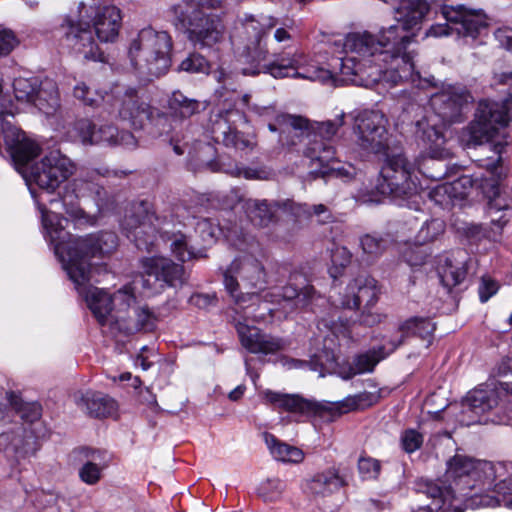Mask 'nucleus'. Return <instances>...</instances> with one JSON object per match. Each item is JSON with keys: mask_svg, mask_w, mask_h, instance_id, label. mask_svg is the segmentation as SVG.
Segmentation results:
<instances>
[{"mask_svg": "<svg viewBox=\"0 0 512 512\" xmlns=\"http://www.w3.org/2000/svg\"><path fill=\"white\" fill-rule=\"evenodd\" d=\"M42 214V224L53 245L55 255L61 261L76 290L85 298L99 324L105 325L113 308L124 311L136 302L133 288L125 285L113 295L103 289L90 285L94 279L90 258L112 253L118 245V237L114 232L102 231L83 237H74L65 230L62 221L67 219L55 212L38 205Z\"/></svg>", "mask_w": 512, "mask_h": 512, "instance_id": "1", "label": "nucleus"}, {"mask_svg": "<svg viewBox=\"0 0 512 512\" xmlns=\"http://www.w3.org/2000/svg\"><path fill=\"white\" fill-rule=\"evenodd\" d=\"M246 36V43L237 48V60L243 65L241 73L256 76L261 73L273 78H301L310 81H327L331 74L324 68L312 65L307 56L299 51L273 52L271 60L267 46L268 35L273 31V40L287 48L294 41L297 26L293 19L280 20L273 16H262L256 19L253 15H245L241 20Z\"/></svg>", "mask_w": 512, "mask_h": 512, "instance_id": "2", "label": "nucleus"}, {"mask_svg": "<svg viewBox=\"0 0 512 512\" xmlns=\"http://www.w3.org/2000/svg\"><path fill=\"white\" fill-rule=\"evenodd\" d=\"M504 466L489 461L476 460L466 455L455 454L446 463L445 481L443 487L433 481L425 480L418 484V491L432 499L427 506L430 512H463L461 504L485 506L481 500L486 495L480 492L495 488V481Z\"/></svg>", "mask_w": 512, "mask_h": 512, "instance_id": "3", "label": "nucleus"}, {"mask_svg": "<svg viewBox=\"0 0 512 512\" xmlns=\"http://www.w3.org/2000/svg\"><path fill=\"white\" fill-rule=\"evenodd\" d=\"M395 21V24L382 28L378 35L364 31L346 36V46L351 51L370 55L376 62L385 65L386 78L394 85L413 76L414 64L405 50L422 24L407 27L396 17Z\"/></svg>", "mask_w": 512, "mask_h": 512, "instance_id": "4", "label": "nucleus"}, {"mask_svg": "<svg viewBox=\"0 0 512 512\" xmlns=\"http://www.w3.org/2000/svg\"><path fill=\"white\" fill-rule=\"evenodd\" d=\"M462 413L478 417L472 422L512 426V382L491 380L468 393Z\"/></svg>", "mask_w": 512, "mask_h": 512, "instance_id": "5", "label": "nucleus"}, {"mask_svg": "<svg viewBox=\"0 0 512 512\" xmlns=\"http://www.w3.org/2000/svg\"><path fill=\"white\" fill-rule=\"evenodd\" d=\"M172 39L165 31L142 29L129 46L131 65L143 77H160L170 68Z\"/></svg>", "mask_w": 512, "mask_h": 512, "instance_id": "6", "label": "nucleus"}, {"mask_svg": "<svg viewBox=\"0 0 512 512\" xmlns=\"http://www.w3.org/2000/svg\"><path fill=\"white\" fill-rule=\"evenodd\" d=\"M223 284L236 304L255 303L266 289L268 274L262 261L252 254H244L223 271Z\"/></svg>", "mask_w": 512, "mask_h": 512, "instance_id": "7", "label": "nucleus"}, {"mask_svg": "<svg viewBox=\"0 0 512 512\" xmlns=\"http://www.w3.org/2000/svg\"><path fill=\"white\" fill-rule=\"evenodd\" d=\"M343 50L345 55L332 60V70L325 69L330 72L331 77L327 81L321 83L336 82L337 75L340 81L352 83L359 86H370L381 81L388 82L385 75V65L376 62L370 55H362L355 51H351L346 46V37L343 41Z\"/></svg>", "mask_w": 512, "mask_h": 512, "instance_id": "8", "label": "nucleus"}, {"mask_svg": "<svg viewBox=\"0 0 512 512\" xmlns=\"http://www.w3.org/2000/svg\"><path fill=\"white\" fill-rule=\"evenodd\" d=\"M179 23L185 27L188 40L200 49L213 48L224 40L225 25L220 16L206 14L193 6L185 8L181 4L173 7Z\"/></svg>", "mask_w": 512, "mask_h": 512, "instance_id": "9", "label": "nucleus"}, {"mask_svg": "<svg viewBox=\"0 0 512 512\" xmlns=\"http://www.w3.org/2000/svg\"><path fill=\"white\" fill-rule=\"evenodd\" d=\"M512 117V94L502 102L481 100L475 117L465 132L467 144L476 146L490 142L499 128L506 127Z\"/></svg>", "mask_w": 512, "mask_h": 512, "instance_id": "10", "label": "nucleus"}, {"mask_svg": "<svg viewBox=\"0 0 512 512\" xmlns=\"http://www.w3.org/2000/svg\"><path fill=\"white\" fill-rule=\"evenodd\" d=\"M345 114L341 113L334 120H327L324 122H309V130L300 133V138L306 136L308 142L304 149V155L316 163L320 168H327L322 173L326 174L329 171H337L340 169L333 167L337 162L336 151L334 146L330 143L331 139L336 135L338 129L344 124Z\"/></svg>", "mask_w": 512, "mask_h": 512, "instance_id": "11", "label": "nucleus"}, {"mask_svg": "<svg viewBox=\"0 0 512 512\" xmlns=\"http://www.w3.org/2000/svg\"><path fill=\"white\" fill-rule=\"evenodd\" d=\"M415 164L403 153L387 154L376 189L384 196L401 198L417 192Z\"/></svg>", "mask_w": 512, "mask_h": 512, "instance_id": "12", "label": "nucleus"}, {"mask_svg": "<svg viewBox=\"0 0 512 512\" xmlns=\"http://www.w3.org/2000/svg\"><path fill=\"white\" fill-rule=\"evenodd\" d=\"M168 222L166 216H158L150 202L141 200L131 204L122 220V228L127 237L133 238L138 248H146L153 244L157 233Z\"/></svg>", "mask_w": 512, "mask_h": 512, "instance_id": "13", "label": "nucleus"}, {"mask_svg": "<svg viewBox=\"0 0 512 512\" xmlns=\"http://www.w3.org/2000/svg\"><path fill=\"white\" fill-rule=\"evenodd\" d=\"M78 19L66 16L60 25L64 45L85 60L104 62V54L95 42L83 10L79 8Z\"/></svg>", "mask_w": 512, "mask_h": 512, "instance_id": "14", "label": "nucleus"}, {"mask_svg": "<svg viewBox=\"0 0 512 512\" xmlns=\"http://www.w3.org/2000/svg\"><path fill=\"white\" fill-rule=\"evenodd\" d=\"M76 170L75 164L60 151H51L40 162L31 165L27 181L34 182L41 189L54 191Z\"/></svg>", "mask_w": 512, "mask_h": 512, "instance_id": "15", "label": "nucleus"}, {"mask_svg": "<svg viewBox=\"0 0 512 512\" xmlns=\"http://www.w3.org/2000/svg\"><path fill=\"white\" fill-rule=\"evenodd\" d=\"M359 145L372 153H384L388 148V120L379 110L365 109L354 117Z\"/></svg>", "mask_w": 512, "mask_h": 512, "instance_id": "16", "label": "nucleus"}, {"mask_svg": "<svg viewBox=\"0 0 512 512\" xmlns=\"http://www.w3.org/2000/svg\"><path fill=\"white\" fill-rule=\"evenodd\" d=\"M79 8L83 10L86 20H89L101 42H113L121 26L120 10L103 0H91L89 4L81 2Z\"/></svg>", "mask_w": 512, "mask_h": 512, "instance_id": "17", "label": "nucleus"}, {"mask_svg": "<svg viewBox=\"0 0 512 512\" xmlns=\"http://www.w3.org/2000/svg\"><path fill=\"white\" fill-rule=\"evenodd\" d=\"M118 116L135 129L144 128L148 123L165 122L166 117L157 108L152 107L138 96V92L129 88L116 100Z\"/></svg>", "mask_w": 512, "mask_h": 512, "instance_id": "18", "label": "nucleus"}, {"mask_svg": "<svg viewBox=\"0 0 512 512\" xmlns=\"http://www.w3.org/2000/svg\"><path fill=\"white\" fill-rule=\"evenodd\" d=\"M469 91L462 86L446 85L431 96L433 113L449 123L461 121L464 108L472 102Z\"/></svg>", "mask_w": 512, "mask_h": 512, "instance_id": "19", "label": "nucleus"}, {"mask_svg": "<svg viewBox=\"0 0 512 512\" xmlns=\"http://www.w3.org/2000/svg\"><path fill=\"white\" fill-rule=\"evenodd\" d=\"M264 404L272 406L291 413L297 417L309 418L312 416H321L328 407L325 404L306 399L299 394H289L270 389H265L259 393Z\"/></svg>", "mask_w": 512, "mask_h": 512, "instance_id": "20", "label": "nucleus"}, {"mask_svg": "<svg viewBox=\"0 0 512 512\" xmlns=\"http://www.w3.org/2000/svg\"><path fill=\"white\" fill-rule=\"evenodd\" d=\"M242 118L243 114L237 109L220 110L212 119L211 125V132L215 141L237 150L253 149L254 143L232 126L236 119Z\"/></svg>", "mask_w": 512, "mask_h": 512, "instance_id": "21", "label": "nucleus"}, {"mask_svg": "<svg viewBox=\"0 0 512 512\" xmlns=\"http://www.w3.org/2000/svg\"><path fill=\"white\" fill-rule=\"evenodd\" d=\"M440 12L445 21L453 26V30L463 37L476 39L487 30L486 17L480 10H469L462 5H444Z\"/></svg>", "mask_w": 512, "mask_h": 512, "instance_id": "22", "label": "nucleus"}, {"mask_svg": "<svg viewBox=\"0 0 512 512\" xmlns=\"http://www.w3.org/2000/svg\"><path fill=\"white\" fill-rule=\"evenodd\" d=\"M377 281L368 275H359L345 288L343 295L333 301L335 306L347 309H358L362 304L369 308L378 300Z\"/></svg>", "mask_w": 512, "mask_h": 512, "instance_id": "23", "label": "nucleus"}, {"mask_svg": "<svg viewBox=\"0 0 512 512\" xmlns=\"http://www.w3.org/2000/svg\"><path fill=\"white\" fill-rule=\"evenodd\" d=\"M4 140L16 169L27 180L31 167L28 164L39 155L40 146L16 128H9L5 132Z\"/></svg>", "mask_w": 512, "mask_h": 512, "instance_id": "24", "label": "nucleus"}, {"mask_svg": "<svg viewBox=\"0 0 512 512\" xmlns=\"http://www.w3.org/2000/svg\"><path fill=\"white\" fill-rule=\"evenodd\" d=\"M36 450V436L30 426L16 425L0 434V451L17 460L33 455Z\"/></svg>", "mask_w": 512, "mask_h": 512, "instance_id": "25", "label": "nucleus"}, {"mask_svg": "<svg viewBox=\"0 0 512 512\" xmlns=\"http://www.w3.org/2000/svg\"><path fill=\"white\" fill-rule=\"evenodd\" d=\"M236 330L242 346L253 354H274L286 345L282 338L263 333L255 326L238 322Z\"/></svg>", "mask_w": 512, "mask_h": 512, "instance_id": "26", "label": "nucleus"}, {"mask_svg": "<svg viewBox=\"0 0 512 512\" xmlns=\"http://www.w3.org/2000/svg\"><path fill=\"white\" fill-rule=\"evenodd\" d=\"M141 268L145 275L153 276L156 281L167 287H178L185 282L183 265L175 263L163 256L147 257L141 260Z\"/></svg>", "mask_w": 512, "mask_h": 512, "instance_id": "27", "label": "nucleus"}, {"mask_svg": "<svg viewBox=\"0 0 512 512\" xmlns=\"http://www.w3.org/2000/svg\"><path fill=\"white\" fill-rule=\"evenodd\" d=\"M449 122L431 113L416 122V134L425 142L433 158H444L449 152L444 149L446 142L443 130Z\"/></svg>", "mask_w": 512, "mask_h": 512, "instance_id": "28", "label": "nucleus"}, {"mask_svg": "<svg viewBox=\"0 0 512 512\" xmlns=\"http://www.w3.org/2000/svg\"><path fill=\"white\" fill-rule=\"evenodd\" d=\"M268 129L279 133V143L284 146H295L300 142V133L309 130V120L296 115L281 114L275 123H269Z\"/></svg>", "mask_w": 512, "mask_h": 512, "instance_id": "29", "label": "nucleus"}, {"mask_svg": "<svg viewBox=\"0 0 512 512\" xmlns=\"http://www.w3.org/2000/svg\"><path fill=\"white\" fill-rule=\"evenodd\" d=\"M157 317L147 306L133 308L128 318L117 316L113 325L126 335L139 331L149 332L155 329Z\"/></svg>", "mask_w": 512, "mask_h": 512, "instance_id": "30", "label": "nucleus"}, {"mask_svg": "<svg viewBox=\"0 0 512 512\" xmlns=\"http://www.w3.org/2000/svg\"><path fill=\"white\" fill-rule=\"evenodd\" d=\"M345 480L340 476L338 469L329 468L316 473L306 481L305 490L316 497H327L338 491L345 485Z\"/></svg>", "mask_w": 512, "mask_h": 512, "instance_id": "31", "label": "nucleus"}, {"mask_svg": "<svg viewBox=\"0 0 512 512\" xmlns=\"http://www.w3.org/2000/svg\"><path fill=\"white\" fill-rule=\"evenodd\" d=\"M76 403L81 409L96 418H102L112 415L117 405L114 399L100 392L86 391L76 397Z\"/></svg>", "mask_w": 512, "mask_h": 512, "instance_id": "32", "label": "nucleus"}, {"mask_svg": "<svg viewBox=\"0 0 512 512\" xmlns=\"http://www.w3.org/2000/svg\"><path fill=\"white\" fill-rule=\"evenodd\" d=\"M316 291L313 286L306 285L301 290L289 284L278 293H266L264 299L268 302L281 304L282 301L291 303L292 307L302 308L309 305L315 298Z\"/></svg>", "mask_w": 512, "mask_h": 512, "instance_id": "33", "label": "nucleus"}, {"mask_svg": "<svg viewBox=\"0 0 512 512\" xmlns=\"http://www.w3.org/2000/svg\"><path fill=\"white\" fill-rule=\"evenodd\" d=\"M400 335L390 340L389 352L398 348L408 336H417L423 340L430 339L435 331V324L428 318L413 317L399 327Z\"/></svg>", "mask_w": 512, "mask_h": 512, "instance_id": "34", "label": "nucleus"}, {"mask_svg": "<svg viewBox=\"0 0 512 512\" xmlns=\"http://www.w3.org/2000/svg\"><path fill=\"white\" fill-rule=\"evenodd\" d=\"M484 177L482 175H462L451 183H444L437 186L433 192L432 197L436 198L441 195H448L450 198H465L470 190L474 187L482 188ZM438 201L437 199H435Z\"/></svg>", "mask_w": 512, "mask_h": 512, "instance_id": "35", "label": "nucleus"}, {"mask_svg": "<svg viewBox=\"0 0 512 512\" xmlns=\"http://www.w3.org/2000/svg\"><path fill=\"white\" fill-rule=\"evenodd\" d=\"M389 347L390 341L379 347L377 350L372 349L355 356L352 363L349 365L348 372L343 376V378L350 379L358 374L372 372L378 362L391 353L389 352Z\"/></svg>", "mask_w": 512, "mask_h": 512, "instance_id": "36", "label": "nucleus"}, {"mask_svg": "<svg viewBox=\"0 0 512 512\" xmlns=\"http://www.w3.org/2000/svg\"><path fill=\"white\" fill-rule=\"evenodd\" d=\"M396 18L407 27L422 23L430 10L426 0H395Z\"/></svg>", "mask_w": 512, "mask_h": 512, "instance_id": "37", "label": "nucleus"}, {"mask_svg": "<svg viewBox=\"0 0 512 512\" xmlns=\"http://www.w3.org/2000/svg\"><path fill=\"white\" fill-rule=\"evenodd\" d=\"M34 106L47 116L53 115L60 107L58 86L53 79L48 77L40 80Z\"/></svg>", "mask_w": 512, "mask_h": 512, "instance_id": "38", "label": "nucleus"}, {"mask_svg": "<svg viewBox=\"0 0 512 512\" xmlns=\"http://www.w3.org/2000/svg\"><path fill=\"white\" fill-rule=\"evenodd\" d=\"M492 230L500 234L503 227L512 219V200L496 194L488 203L487 210Z\"/></svg>", "mask_w": 512, "mask_h": 512, "instance_id": "39", "label": "nucleus"}, {"mask_svg": "<svg viewBox=\"0 0 512 512\" xmlns=\"http://www.w3.org/2000/svg\"><path fill=\"white\" fill-rule=\"evenodd\" d=\"M263 436L271 455L277 461L295 464L303 461L304 453L301 449L279 441L273 434L266 432Z\"/></svg>", "mask_w": 512, "mask_h": 512, "instance_id": "40", "label": "nucleus"}, {"mask_svg": "<svg viewBox=\"0 0 512 512\" xmlns=\"http://www.w3.org/2000/svg\"><path fill=\"white\" fill-rule=\"evenodd\" d=\"M96 137L99 138V144L122 146L129 150H133L137 147V140L131 132L118 131L113 125L100 126L97 129Z\"/></svg>", "mask_w": 512, "mask_h": 512, "instance_id": "41", "label": "nucleus"}, {"mask_svg": "<svg viewBox=\"0 0 512 512\" xmlns=\"http://www.w3.org/2000/svg\"><path fill=\"white\" fill-rule=\"evenodd\" d=\"M168 107L174 118L186 119L200 111V103L188 98L180 91H174L169 98Z\"/></svg>", "mask_w": 512, "mask_h": 512, "instance_id": "42", "label": "nucleus"}, {"mask_svg": "<svg viewBox=\"0 0 512 512\" xmlns=\"http://www.w3.org/2000/svg\"><path fill=\"white\" fill-rule=\"evenodd\" d=\"M82 452L87 461L79 469V478L88 485H95L100 481L103 469L94 462L100 457V452L90 448H83Z\"/></svg>", "mask_w": 512, "mask_h": 512, "instance_id": "43", "label": "nucleus"}, {"mask_svg": "<svg viewBox=\"0 0 512 512\" xmlns=\"http://www.w3.org/2000/svg\"><path fill=\"white\" fill-rule=\"evenodd\" d=\"M287 484L280 478H267L263 480L258 488L257 495L265 503H276L283 499Z\"/></svg>", "mask_w": 512, "mask_h": 512, "instance_id": "44", "label": "nucleus"}, {"mask_svg": "<svg viewBox=\"0 0 512 512\" xmlns=\"http://www.w3.org/2000/svg\"><path fill=\"white\" fill-rule=\"evenodd\" d=\"M495 494L496 496H485L481 500V504L490 507L505 506L512 508V478L503 479L495 483Z\"/></svg>", "mask_w": 512, "mask_h": 512, "instance_id": "45", "label": "nucleus"}, {"mask_svg": "<svg viewBox=\"0 0 512 512\" xmlns=\"http://www.w3.org/2000/svg\"><path fill=\"white\" fill-rule=\"evenodd\" d=\"M170 248L173 255L181 262L203 257L202 251H196L189 244L187 236L182 233L172 235Z\"/></svg>", "mask_w": 512, "mask_h": 512, "instance_id": "46", "label": "nucleus"}, {"mask_svg": "<svg viewBox=\"0 0 512 512\" xmlns=\"http://www.w3.org/2000/svg\"><path fill=\"white\" fill-rule=\"evenodd\" d=\"M378 395L372 392H360L358 394L348 396L337 403V410L340 413H347L352 410L365 409L372 406L378 401Z\"/></svg>", "mask_w": 512, "mask_h": 512, "instance_id": "47", "label": "nucleus"}, {"mask_svg": "<svg viewBox=\"0 0 512 512\" xmlns=\"http://www.w3.org/2000/svg\"><path fill=\"white\" fill-rule=\"evenodd\" d=\"M40 78H16L13 82L15 98L18 101L30 103L34 106L35 96L40 85Z\"/></svg>", "mask_w": 512, "mask_h": 512, "instance_id": "48", "label": "nucleus"}, {"mask_svg": "<svg viewBox=\"0 0 512 512\" xmlns=\"http://www.w3.org/2000/svg\"><path fill=\"white\" fill-rule=\"evenodd\" d=\"M250 221L259 227L267 226L273 218V211L267 201L250 200L246 204Z\"/></svg>", "mask_w": 512, "mask_h": 512, "instance_id": "49", "label": "nucleus"}, {"mask_svg": "<svg viewBox=\"0 0 512 512\" xmlns=\"http://www.w3.org/2000/svg\"><path fill=\"white\" fill-rule=\"evenodd\" d=\"M466 274L467 271L463 263L453 264L450 259L446 260L445 266L439 271L441 283L449 291L462 283Z\"/></svg>", "mask_w": 512, "mask_h": 512, "instance_id": "50", "label": "nucleus"}, {"mask_svg": "<svg viewBox=\"0 0 512 512\" xmlns=\"http://www.w3.org/2000/svg\"><path fill=\"white\" fill-rule=\"evenodd\" d=\"M275 206H277V208H279V209L290 211L292 214H294L296 216H299L302 213L303 214H311V210H312L313 214H315L317 216L325 215L321 219V221H323V222H327L331 219V215L329 214L327 207L323 204H318V205H314L312 207H308L306 204L295 203L294 201L287 199V200L276 202Z\"/></svg>", "mask_w": 512, "mask_h": 512, "instance_id": "51", "label": "nucleus"}, {"mask_svg": "<svg viewBox=\"0 0 512 512\" xmlns=\"http://www.w3.org/2000/svg\"><path fill=\"white\" fill-rule=\"evenodd\" d=\"M71 137L80 141L83 145H98L96 126L89 119H80L74 123Z\"/></svg>", "mask_w": 512, "mask_h": 512, "instance_id": "52", "label": "nucleus"}, {"mask_svg": "<svg viewBox=\"0 0 512 512\" xmlns=\"http://www.w3.org/2000/svg\"><path fill=\"white\" fill-rule=\"evenodd\" d=\"M360 248L366 260L378 258L386 248V241L376 234H365L359 239Z\"/></svg>", "mask_w": 512, "mask_h": 512, "instance_id": "53", "label": "nucleus"}, {"mask_svg": "<svg viewBox=\"0 0 512 512\" xmlns=\"http://www.w3.org/2000/svg\"><path fill=\"white\" fill-rule=\"evenodd\" d=\"M445 231V222L441 219L426 221L418 231L415 239L419 245L435 241Z\"/></svg>", "mask_w": 512, "mask_h": 512, "instance_id": "54", "label": "nucleus"}, {"mask_svg": "<svg viewBox=\"0 0 512 512\" xmlns=\"http://www.w3.org/2000/svg\"><path fill=\"white\" fill-rule=\"evenodd\" d=\"M352 254L344 246H336L331 250V266L329 274L333 279L342 275L343 270L351 263Z\"/></svg>", "mask_w": 512, "mask_h": 512, "instance_id": "55", "label": "nucleus"}, {"mask_svg": "<svg viewBox=\"0 0 512 512\" xmlns=\"http://www.w3.org/2000/svg\"><path fill=\"white\" fill-rule=\"evenodd\" d=\"M178 70L187 73L208 74L210 71V64L204 56L193 52L181 61L178 66Z\"/></svg>", "mask_w": 512, "mask_h": 512, "instance_id": "56", "label": "nucleus"}, {"mask_svg": "<svg viewBox=\"0 0 512 512\" xmlns=\"http://www.w3.org/2000/svg\"><path fill=\"white\" fill-rule=\"evenodd\" d=\"M358 471L363 480L377 479L381 471L379 460L361 456L358 460Z\"/></svg>", "mask_w": 512, "mask_h": 512, "instance_id": "57", "label": "nucleus"}, {"mask_svg": "<svg viewBox=\"0 0 512 512\" xmlns=\"http://www.w3.org/2000/svg\"><path fill=\"white\" fill-rule=\"evenodd\" d=\"M423 441V435L415 429H407L403 431L400 437L402 449L409 454L420 449Z\"/></svg>", "mask_w": 512, "mask_h": 512, "instance_id": "58", "label": "nucleus"}, {"mask_svg": "<svg viewBox=\"0 0 512 512\" xmlns=\"http://www.w3.org/2000/svg\"><path fill=\"white\" fill-rule=\"evenodd\" d=\"M196 233L205 244H211L216 239L218 227L214 225L209 219L204 218L199 220L195 226Z\"/></svg>", "mask_w": 512, "mask_h": 512, "instance_id": "59", "label": "nucleus"}, {"mask_svg": "<svg viewBox=\"0 0 512 512\" xmlns=\"http://www.w3.org/2000/svg\"><path fill=\"white\" fill-rule=\"evenodd\" d=\"M74 96L81 100L84 105L97 106L102 97L96 95L85 83H78L73 90Z\"/></svg>", "mask_w": 512, "mask_h": 512, "instance_id": "60", "label": "nucleus"}, {"mask_svg": "<svg viewBox=\"0 0 512 512\" xmlns=\"http://www.w3.org/2000/svg\"><path fill=\"white\" fill-rule=\"evenodd\" d=\"M10 402L14 409L20 414V417L26 421L33 422L40 417V408L35 404H18L13 401V395H10Z\"/></svg>", "mask_w": 512, "mask_h": 512, "instance_id": "61", "label": "nucleus"}, {"mask_svg": "<svg viewBox=\"0 0 512 512\" xmlns=\"http://www.w3.org/2000/svg\"><path fill=\"white\" fill-rule=\"evenodd\" d=\"M17 45L13 31L0 26V56L8 55Z\"/></svg>", "mask_w": 512, "mask_h": 512, "instance_id": "62", "label": "nucleus"}, {"mask_svg": "<svg viewBox=\"0 0 512 512\" xmlns=\"http://www.w3.org/2000/svg\"><path fill=\"white\" fill-rule=\"evenodd\" d=\"M498 284L489 277H482L478 288L479 298L482 303L487 302L498 291Z\"/></svg>", "mask_w": 512, "mask_h": 512, "instance_id": "63", "label": "nucleus"}, {"mask_svg": "<svg viewBox=\"0 0 512 512\" xmlns=\"http://www.w3.org/2000/svg\"><path fill=\"white\" fill-rule=\"evenodd\" d=\"M495 38L499 44L512 53V29L502 28L495 32Z\"/></svg>", "mask_w": 512, "mask_h": 512, "instance_id": "64", "label": "nucleus"}]
</instances>
